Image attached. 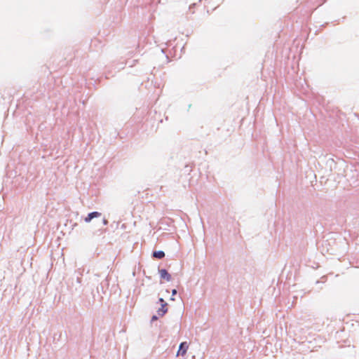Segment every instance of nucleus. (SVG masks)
Here are the masks:
<instances>
[{"label":"nucleus","instance_id":"1a4fd4ad","mask_svg":"<svg viewBox=\"0 0 359 359\" xmlns=\"http://www.w3.org/2000/svg\"><path fill=\"white\" fill-rule=\"evenodd\" d=\"M158 319V317L156 316H153L151 318V321L156 320Z\"/></svg>","mask_w":359,"mask_h":359},{"label":"nucleus","instance_id":"20e7f679","mask_svg":"<svg viewBox=\"0 0 359 359\" xmlns=\"http://www.w3.org/2000/svg\"><path fill=\"white\" fill-rule=\"evenodd\" d=\"M168 304H161V308H159L157 311V313L160 316H163L165 315V313L167 312L168 309L166 308Z\"/></svg>","mask_w":359,"mask_h":359},{"label":"nucleus","instance_id":"f03ea898","mask_svg":"<svg viewBox=\"0 0 359 359\" xmlns=\"http://www.w3.org/2000/svg\"><path fill=\"white\" fill-rule=\"evenodd\" d=\"M101 215H102L101 212H99L97 211L90 212V213H88L87 217L84 219V221L86 223H89L93 219L99 217L101 216Z\"/></svg>","mask_w":359,"mask_h":359},{"label":"nucleus","instance_id":"9b49d317","mask_svg":"<svg viewBox=\"0 0 359 359\" xmlns=\"http://www.w3.org/2000/svg\"><path fill=\"white\" fill-rule=\"evenodd\" d=\"M102 222L104 225H107L108 224V221L106 219H104Z\"/></svg>","mask_w":359,"mask_h":359},{"label":"nucleus","instance_id":"7ed1b4c3","mask_svg":"<svg viewBox=\"0 0 359 359\" xmlns=\"http://www.w3.org/2000/svg\"><path fill=\"white\" fill-rule=\"evenodd\" d=\"M158 272L161 278L167 281L171 280V275L165 269H158Z\"/></svg>","mask_w":359,"mask_h":359},{"label":"nucleus","instance_id":"9d476101","mask_svg":"<svg viewBox=\"0 0 359 359\" xmlns=\"http://www.w3.org/2000/svg\"><path fill=\"white\" fill-rule=\"evenodd\" d=\"M76 273H78L79 276H82V272H81V269H79L76 271Z\"/></svg>","mask_w":359,"mask_h":359},{"label":"nucleus","instance_id":"39448f33","mask_svg":"<svg viewBox=\"0 0 359 359\" xmlns=\"http://www.w3.org/2000/svg\"><path fill=\"white\" fill-rule=\"evenodd\" d=\"M153 257L156 259H163L165 257V252L162 250L154 251L153 252Z\"/></svg>","mask_w":359,"mask_h":359},{"label":"nucleus","instance_id":"0eeeda50","mask_svg":"<svg viewBox=\"0 0 359 359\" xmlns=\"http://www.w3.org/2000/svg\"><path fill=\"white\" fill-rule=\"evenodd\" d=\"M81 278L79 277V276H77L76 278V282L79 283V284H81Z\"/></svg>","mask_w":359,"mask_h":359},{"label":"nucleus","instance_id":"f257e3e1","mask_svg":"<svg viewBox=\"0 0 359 359\" xmlns=\"http://www.w3.org/2000/svg\"><path fill=\"white\" fill-rule=\"evenodd\" d=\"M188 348H189V345L187 341L182 342L180 344L177 355L184 356L187 353Z\"/></svg>","mask_w":359,"mask_h":359},{"label":"nucleus","instance_id":"423d86ee","mask_svg":"<svg viewBox=\"0 0 359 359\" xmlns=\"http://www.w3.org/2000/svg\"><path fill=\"white\" fill-rule=\"evenodd\" d=\"M158 302L161 303V304H167L162 297L158 299Z\"/></svg>","mask_w":359,"mask_h":359},{"label":"nucleus","instance_id":"6e6552de","mask_svg":"<svg viewBox=\"0 0 359 359\" xmlns=\"http://www.w3.org/2000/svg\"><path fill=\"white\" fill-rule=\"evenodd\" d=\"M177 290H176V289H173V290H172V296L175 295V294H177Z\"/></svg>","mask_w":359,"mask_h":359},{"label":"nucleus","instance_id":"f8f14e48","mask_svg":"<svg viewBox=\"0 0 359 359\" xmlns=\"http://www.w3.org/2000/svg\"><path fill=\"white\" fill-rule=\"evenodd\" d=\"M170 300H175V299L173 298V296H171V298H170Z\"/></svg>","mask_w":359,"mask_h":359}]
</instances>
